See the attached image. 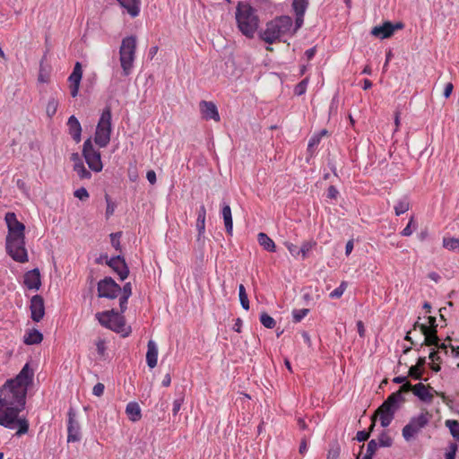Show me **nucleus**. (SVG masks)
Returning a JSON list of instances; mask_svg holds the SVG:
<instances>
[{"mask_svg":"<svg viewBox=\"0 0 459 459\" xmlns=\"http://www.w3.org/2000/svg\"><path fill=\"white\" fill-rule=\"evenodd\" d=\"M111 135V110L108 107L106 108L100 116L99 123L97 125L94 142L100 148L106 147Z\"/></svg>","mask_w":459,"mask_h":459,"instance_id":"423d86ee","label":"nucleus"},{"mask_svg":"<svg viewBox=\"0 0 459 459\" xmlns=\"http://www.w3.org/2000/svg\"><path fill=\"white\" fill-rule=\"evenodd\" d=\"M316 52V48H311L306 50L305 56L307 58V60H311L315 56Z\"/></svg>","mask_w":459,"mask_h":459,"instance_id":"774afa93","label":"nucleus"},{"mask_svg":"<svg viewBox=\"0 0 459 459\" xmlns=\"http://www.w3.org/2000/svg\"><path fill=\"white\" fill-rule=\"evenodd\" d=\"M67 126L72 138L79 143L81 141L82 126L78 119L74 116H71L68 118Z\"/></svg>","mask_w":459,"mask_h":459,"instance_id":"412c9836","label":"nucleus"},{"mask_svg":"<svg viewBox=\"0 0 459 459\" xmlns=\"http://www.w3.org/2000/svg\"><path fill=\"white\" fill-rule=\"evenodd\" d=\"M307 0H293L292 7L295 13H304L307 7Z\"/></svg>","mask_w":459,"mask_h":459,"instance_id":"f704fd0d","label":"nucleus"},{"mask_svg":"<svg viewBox=\"0 0 459 459\" xmlns=\"http://www.w3.org/2000/svg\"><path fill=\"white\" fill-rule=\"evenodd\" d=\"M453 89H454V85L452 82H448L446 84L445 89H444V93H443L445 98L447 99L450 97V95L452 94Z\"/></svg>","mask_w":459,"mask_h":459,"instance_id":"13d9d810","label":"nucleus"},{"mask_svg":"<svg viewBox=\"0 0 459 459\" xmlns=\"http://www.w3.org/2000/svg\"><path fill=\"white\" fill-rule=\"evenodd\" d=\"M33 370L26 363L20 373L8 379L0 389V425L13 429L18 427L16 436L21 437L29 430L25 417H19L26 403L28 386L33 379Z\"/></svg>","mask_w":459,"mask_h":459,"instance_id":"f257e3e1","label":"nucleus"},{"mask_svg":"<svg viewBox=\"0 0 459 459\" xmlns=\"http://www.w3.org/2000/svg\"><path fill=\"white\" fill-rule=\"evenodd\" d=\"M127 13L135 18L140 14L142 0H117Z\"/></svg>","mask_w":459,"mask_h":459,"instance_id":"a211bd4d","label":"nucleus"},{"mask_svg":"<svg viewBox=\"0 0 459 459\" xmlns=\"http://www.w3.org/2000/svg\"><path fill=\"white\" fill-rule=\"evenodd\" d=\"M136 52V38L134 36L126 37L122 39L119 48V61L124 75L131 74Z\"/></svg>","mask_w":459,"mask_h":459,"instance_id":"39448f33","label":"nucleus"},{"mask_svg":"<svg viewBox=\"0 0 459 459\" xmlns=\"http://www.w3.org/2000/svg\"><path fill=\"white\" fill-rule=\"evenodd\" d=\"M67 442H78L81 440V428L75 420V412L73 409L68 411Z\"/></svg>","mask_w":459,"mask_h":459,"instance_id":"ddd939ff","label":"nucleus"},{"mask_svg":"<svg viewBox=\"0 0 459 459\" xmlns=\"http://www.w3.org/2000/svg\"><path fill=\"white\" fill-rule=\"evenodd\" d=\"M307 84H308V78L303 79L300 82H299L296 85V87L294 89L295 94L299 95V96L304 94L307 91Z\"/></svg>","mask_w":459,"mask_h":459,"instance_id":"58836bf2","label":"nucleus"},{"mask_svg":"<svg viewBox=\"0 0 459 459\" xmlns=\"http://www.w3.org/2000/svg\"><path fill=\"white\" fill-rule=\"evenodd\" d=\"M132 295V289H98V297L107 299H119V307L121 313H124L127 307V300Z\"/></svg>","mask_w":459,"mask_h":459,"instance_id":"9b49d317","label":"nucleus"},{"mask_svg":"<svg viewBox=\"0 0 459 459\" xmlns=\"http://www.w3.org/2000/svg\"><path fill=\"white\" fill-rule=\"evenodd\" d=\"M443 247L448 250H456L459 252V239L455 238H444Z\"/></svg>","mask_w":459,"mask_h":459,"instance_id":"72a5a7b5","label":"nucleus"},{"mask_svg":"<svg viewBox=\"0 0 459 459\" xmlns=\"http://www.w3.org/2000/svg\"><path fill=\"white\" fill-rule=\"evenodd\" d=\"M412 221H413V220L411 219L409 223L407 224V226L403 230V231H402V235L403 236L408 237V236H411L412 234V230L411 229V225Z\"/></svg>","mask_w":459,"mask_h":459,"instance_id":"0e129e2a","label":"nucleus"},{"mask_svg":"<svg viewBox=\"0 0 459 459\" xmlns=\"http://www.w3.org/2000/svg\"><path fill=\"white\" fill-rule=\"evenodd\" d=\"M379 445L377 444V442L375 440V439H371L368 443V446H367V455H369L370 456L373 457V455H375L377 449V446Z\"/></svg>","mask_w":459,"mask_h":459,"instance_id":"de8ad7c7","label":"nucleus"},{"mask_svg":"<svg viewBox=\"0 0 459 459\" xmlns=\"http://www.w3.org/2000/svg\"><path fill=\"white\" fill-rule=\"evenodd\" d=\"M69 88H70V93H71L72 97H74V98L76 97L79 92L80 84H70Z\"/></svg>","mask_w":459,"mask_h":459,"instance_id":"69168bd1","label":"nucleus"},{"mask_svg":"<svg viewBox=\"0 0 459 459\" xmlns=\"http://www.w3.org/2000/svg\"><path fill=\"white\" fill-rule=\"evenodd\" d=\"M445 425L449 429L453 437L459 442V422L455 420H446Z\"/></svg>","mask_w":459,"mask_h":459,"instance_id":"2f4dec72","label":"nucleus"},{"mask_svg":"<svg viewBox=\"0 0 459 459\" xmlns=\"http://www.w3.org/2000/svg\"><path fill=\"white\" fill-rule=\"evenodd\" d=\"M429 388L430 386H427L422 383H419L414 385L413 394L422 402L431 403L433 399V394L429 392Z\"/></svg>","mask_w":459,"mask_h":459,"instance_id":"4be33fe9","label":"nucleus"},{"mask_svg":"<svg viewBox=\"0 0 459 459\" xmlns=\"http://www.w3.org/2000/svg\"><path fill=\"white\" fill-rule=\"evenodd\" d=\"M200 111L203 118L205 120L212 119L216 122L220 121V115L216 105L212 101L202 100L199 103Z\"/></svg>","mask_w":459,"mask_h":459,"instance_id":"dca6fc26","label":"nucleus"},{"mask_svg":"<svg viewBox=\"0 0 459 459\" xmlns=\"http://www.w3.org/2000/svg\"><path fill=\"white\" fill-rule=\"evenodd\" d=\"M121 312L114 309L96 314V317L100 324L114 332L122 333L125 327V319L121 316Z\"/></svg>","mask_w":459,"mask_h":459,"instance_id":"6e6552de","label":"nucleus"},{"mask_svg":"<svg viewBox=\"0 0 459 459\" xmlns=\"http://www.w3.org/2000/svg\"><path fill=\"white\" fill-rule=\"evenodd\" d=\"M309 312L308 308L296 309L293 311V320L298 323L300 322Z\"/></svg>","mask_w":459,"mask_h":459,"instance_id":"a19ab883","label":"nucleus"},{"mask_svg":"<svg viewBox=\"0 0 459 459\" xmlns=\"http://www.w3.org/2000/svg\"><path fill=\"white\" fill-rule=\"evenodd\" d=\"M82 77L77 76L75 74H71L68 77V82L70 84H80Z\"/></svg>","mask_w":459,"mask_h":459,"instance_id":"680f3d73","label":"nucleus"},{"mask_svg":"<svg viewBox=\"0 0 459 459\" xmlns=\"http://www.w3.org/2000/svg\"><path fill=\"white\" fill-rule=\"evenodd\" d=\"M30 309L31 319L34 322H39L45 315L44 299L40 295H34L30 299Z\"/></svg>","mask_w":459,"mask_h":459,"instance_id":"4468645a","label":"nucleus"},{"mask_svg":"<svg viewBox=\"0 0 459 459\" xmlns=\"http://www.w3.org/2000/svg\"><path fill=\"white\" fill-rule=\"evenodd\" d=\"M235 17L239 31L247 38L253 39L260 22L256 10L247 3L238 2Z\"/></svg>","mask_w":459,"mask_h":459,"instance_id":"f03ea898","label":"nucleus"},{"mask_svg":"<svg viewBox=\"0 0 459 459\" xmlns=\"http://www.w3.org/2000/svg\"><path fill=\"white\" fill-rule=\"evenodd\" d=\"M7 254L19 263L28 261V253L25 247V236H12L5 238Z\"/></svg>","mask_w":459,"mask_h":459,"instance_id":"0eeeda50","label":"nucleus"},{"mask_svg":"<svg viewBox=\"0 0 459 459\" xmlns=\"http://www.w3.org/2000/svg\"><path fill=\"white\" fill-rule=\"evenodd\" d=\"M319 142H320V136H318V135L312 136L308 142V148H311V147L318 144Z\"/></svg>","mask_w":459,"mask_h":459,"instance_id":"338daca9","label":"nucleus"},{"mask_svg":"<svg viewBox=\"0 0 459 459\" xmlns=\"http://www.w3.org/2000/svg\"><path fill=\"white\" fill-rule=\"evenodd\" d=\"M120 237H121V232L110 234L111 245L115 247L116 250H120V248H121L120 240H119Z\"/></svg>","mask_w":459,"mask_h":459,"instance_id":"49530a36","label":"nucleus"},{"mask_svg":"<svg viewBox=\"0 0 459 459\" xmlns=\"http://www.w3.org/2000/svg\"><path fill=\"white\" fill-rule=\"evenodd\" d=\"M292 19L290 16L282 15L268 22L264 30L261 33V39L267 44H273L284 41L285 36H292Z\"/></svg>","mask_w":459,"mask_h":459,"instance_id":"7ed1b4c3","label":"nucleus"},{"mask_svg":"<svg viewBox=\"0 0 459 459\" xmlns=\"http://www.w3.org/2000/svg\"><path fill=\"white\" fill-rule=\"evenodd\" d=\"M409 377L416 380H420L422 378V371L420 368L411 366L409 368Z\"/></svg>","mask_w":459,"mask_h":459,"instance_id":"c03bdc74","label":"nucleus"},{"mask_svg":"<svg viewBox=\"0 0 459 459\" xmlns=\"http://www.w3.org/2000/svg\"><path fill=\"white\" fill-rule=\"evenodd\" d=\"M126 413L127 414L129 420L132 421H137L141 419V408L139 404L135 402H130L126 408Z\"/></svg>","mask_w":459,"mask_h":459,"instance_id":"a878e982","label":"nucleus"},{"mask_svg":"<svg viewBox=\"0 0 459 459\" xmlns=\"http://www.w3.org/2000/svg\"><path fill=\"white\" fill-rule=\"evenodd\" d=\"M431 418L429 411L421 412L420 415L411 419L410 422L403 429V437L406 441H410L421 429L425 428Z\"/></svg>","mask_w":459,"mask_h":459,"instance_id":"1a4fd4ad","label":"nucleus"},{"mask_svg":"<svg viewBox=\"0 0 459 459\" xmlns=\"http://www.w3.org/2000/svg\"><path fill=\"white\" fill-rule=\"evenodd\" d=\"M105 386L102 383H97L92 389V394L96 396H101L104 393Z\"/></svg>","mask_w":459,"mask_h":459,"instance_id":"3c124183","label":"nucleus"},{"mask_svg":"<svg viewBox=\"0 0 459 459\" xmlns=\"http://www.w3.org/2000/svg\"><path fill=\"white\" fill-rule=\"evenodd\" d=\"M340 450L338 444H333L328 450L326 459H337L340 455Z\"/></svg>","mask_w":459,"mask_h":459,"instance_id":"ea45409f","label":"nucleus"},{"mask_svg":"<svg viewBox=\"0 0 459 459\" xmlns=\"http://www.w3.org/2000/svg\"><path fill=\"white\" fill-rule=\"evenodd\" d=\"M98 287H119L111 277H105L98 282Z\"/></svg>","mask_w":459,"mask_h":459,"instance_id":"37998d69","label":"nucleus"},{"mask_svg":"<svg viewBox=\"0 0 459 459\" xmlns=\"http://www.w3.org/2000/svg\"><path fill=\"white\" fill-rule=\"evenodd\" d=\"M72 74L82 77V65L79 62H76V64L74 65Z\"/></svg>","mask_w":459,"mask_h":459,"instance_id":"e2e57ef3","label":"nucleus"},{"mask_svg":"<svg viewBox=\"0 0 459 459\" xmlns=\"http://www.w3.org/2000/svg\"><path fill=\"white\" fill-rule=\"evenodd\" d=\"M4 221L8 230L6 237L25 236V225L17 220L14 212H7Z\"/></svg>","mask_w":459,"mask_h":459,"instance_id":"f8f14e48","label":"nucleus"},{"mask_svg":"<svg viewBox=\"0 0 459 459\" xmlns=\"http://www.w3.org/2000/svg\"><path fill=\"white\" fill-rule=\"evenodd\" d=\"M158 348L154 341L150 340L147 344L146 362L149 368L157 366Z\"/></svg>","mask_w":459,"mask_h":459,"instance_id":"aec40b11","label":"nucleus"},{"mask_svg":"<svg viewBox=\"0 0 459 459\" xmlns=\"http://www.w3.org/2000/svg\"><path fill=\"white\" fill-rule=\"evenodd\" d=\"M106 203H107V209H106V217L108 219L111 215H113L115 212L116 205L112 202L111 198L108 195H105Z\"/></svg>","mask_w":459,"mask_h":459,"instance_id":"79ce46f5","label":"nucleus"},{"mask_svg":"<svg viewBox=\"0 0 459 459\" xmlns=\"http://www.w3.org/2000/svg\"><path fill=\"white\" fill-rule=\"evenodd\" d=\"M105 260L107 264L119 275L121 280H125L127 277L128 269L125 260L120 255L109 259L108 256L105 255Z\"/></svg>","mask_w":459,"mask_h":459,"instance_id":"2eb2a0df","label":"nucleus"},{"mask_svg":"<svg viewBox=\"0 0 459 459\" xmlns=\"http://www.w3.org/2000/svg\"><path fill=\"white\" fill-rule=\"evenodd\" d=\"M146 178L148 179V181L152 184V185H154L156 183V173L154 170H149L147 171V174H146Z\"/></svg>","mask_w":459,"mask_h":459,"instance_id":"bf43d9fd","label":"nucleus"},{"mask_svg":"<svg viewBox=\"0 0 459 459\" xmlns=\"http://www.w3.org/2000/svg\"><path fill=\"white\" fill-rule=\"evenodd\" d=\"M221 214L224 221L225 229L228 234L231 235L233 230V221L231 209L229 204H223Z\"/></svg>","mask_w":459,"mask_h":459,"instance_id":"b1692460","label":"nucleus"},{"mask_svg":"<svg viewBox=\"0 0 459 459\" xmlns=\"http://www.w3.org/2000/svg\"><path fill=\"white\" fill-rule=\"evenodd\" d=\"M316 245L314 240L304 241L299 247L300 255L302 259H305L308 253L313 249V247Z\"/></svg>","mask_w":459,"mask_h":459,"instance_id":"473e14b6","label":"nucleus"},{"mask_svg":"<svg viewBox=\"0 0 459 459\" xmlns=\"http://www.w3.org/2000/svg\"><path fill=\"white\" fill-rule=\"evenodd\" d=\"M404 401L401 392L393 393L388 398L377 408L371 419L376 421L379 416L381 426L386 428L392 422L395 411L399 409L401 403Z\"/></svg>","mask_w":459,"mask_h":459,"instance_id":"20e7f679","label":"nucleus"},{"mask_svg":"<svg viewBox=\"0 0 459 459\" xmlns=\"http://www.w3.org/2000/svg\"><path fill=\"white\" fill-rule=\"evenodd\" d=\"M43 340V334L37 329L30 330L24 336V343L27 345L39 344Z\"/></svg>","mask_w":459,"mask_h":459,"instance_id":"bb28decb","label":"nucleus"},{"mask_svg":"<svg viewBox=\"0 0 459 459\" xmlns=\"http://www.w3.org/2000/svg\"><path fill=\"white\" fill-rule=\"evenodd\" d=\"M344 289H334L330 294L332 299H339L342 296Z\"/></svg>","mask_w":459,"mask_h":459,"instance_id":"052dcab7","label":"nucleus"},{"mask_svg":"<svg viewBox=\"0 0 459 459\" xmlns=\"http://www.w3.org/2000/svg\"><path fill=\"white\" fill-rule=\"evenodd\" d=\"M260 322L264 327H266L268 329L273 328L276 325L275 320L271 316H269L267 313L261 314Z\"/></svg>","mask_w":459,"mask_h":459,"instance_id":"c9c22d12","label":"nucleus"},{"mask_svg":"<svg viewBox=\"0 0 459 459\" xmlns=\"http://www.w3.org/2000/svg\"><path fill=\"white\" fill-rule=\"evenodd\" d=\"M414 385H412L410 382H407V380L403 384L400 390L398 392H409L411 391L413 393Z\"/></svg>","mask_w":459,"mask_h":459,"instance_id":"4d7b16f0","label":"nucleus"},{"mask_svg":"<svg viewBox=\"0 0 459 459\" xmlns=\"http://www.w3.org/2000/svg\"><path fill=\"white\" fill-rule=\"evenodd\" d=\"M368 438H369V432H368L366 430L358 431L357 434H356V439L359 442L366 441Z\"/></svg>","mask_w":459,"mask_h":459,"instance_id":"864d4df0","label":"nucleus"},{"mask_svg":"<svg viewBox=\"0 0 459 459\" xmlns=\"http://www.w3.org/2000/svg\"><path fill=\"white\" fill-rule=\"evenodd\" d=\"M286 247L288 251L293 255V256H299L300 255L299 247L292 243H287Z\"/></svg>","mask_w":459,"mask_h":459,"instance_id":"8fccbe9b","label":"nucleus"},{"mask_svg":"<svg viewBox=\"0 0 459 459\" xmlns=\"http://www.w3.org/2000/svg\"><path fill=\"white\" fill-rule=\"evenodd\" d=\"M25 287H40V273L38 269L29 271L24 274L23 280Z\"/></svg>","mask_w":459,"mask_h":459,"instance_id":"5701e85b","label":"nucleus"},{"mask_svg":"<svg viewBox=\"0 0 459 459\" xmlns=\"http://www.w3.org/2000/svg\"><path fill=\"white\" fill-rule=\"evenodd\" d=\"M379 446L382 447H390L393 444L392 438L389 437L386 431H382L378 437Z\"/></svg>","mask_w":459,"mask_h":459,"instance_id":"e433bc0d","label":"nucleus"},{"mask_svg":"<svg viewBox=\"0 0 459 459\" xmlns=\"http://www.w3.org/2000/svg\"><path fill=\"white\" fill-rule=\"evenodd\" d=\"M97 351L100 356H103L106 351V343L102 339H99L96 342Z\"/></svg>","mask_w":459,"mask_h":459,"instance_id":"603ef678","label":"nucleus"},{"mask_svg":"<svg viewBox=\"0 0 459 459\" xmlns=\"http://www.w3.org/2000/svg\"><path fill=\"white\" fill-rule=\"evenodd\" d=\"M410 209V202L408 197H403L397 201L396 204L394 205V212L395 215L400 216L401 214H403Z\"/></svg>","mask_w":459,"mask_h":459,"instance_id":"c85d7f7f","label":"nucleus"},{"mask_svg":"<svg viewBox=\"0 0 459 459\" xmlns=\"http://www.w3.org/2000/svg\"><path fill=\"white\" fill-rule=\"evenodd\" d=\"M74 170L81 179H90L91 178V173L87 170L83 162H77V164H74Z\"/></svg>","mask_w":459,"mask_h":459,"instance_id":"7c9ffc66","label":"nucleus"},{"mask_svg":"<svg viewBox=\"0 0 459 459\" xmlns=\"http://www.w3.org/2000/svg\"><path fill=\"white\" fill-rule=\"evenodd\" d=\"M82 156L85 159L89 168L94 172H100L103 169L100 152L94 148L91 139L83 143Z\"/></svg>","mask_w":459,"mask_h":459,"instance_id":"9d476101","label":"nucleus"},{"mask_svg":"<svg viewBox=\"0 0 459 459\" xmlns=\"http://www.w3.org/2000/svg\"><path fill=\"white\" fill-rule=\"evenodd\" d=\"M74 195L82 201H85L89 198V193L87 189L84 187H80L77 190H75Z\"/></svg>","mask_w":459,"mask_h":459,"instance_id":"a18cd8bd","label":"nucleus"},{"mask_svg":"<svg viewBox=\"0 0 459 459\" xmlns=\"http://www.w3.org/2000/svg\"><path fill=\"white\" fill-rule=\"evenodd\" d=\"M339 195L338 190L334 186H330L327 189V197L330 199H336Z\"/></svg>","mask_w":459,"mask_h":459,"instance_id":"5fc2aeb1","label":"nucleus"},{"mask_svg":"<svg viewBox=\"0 0 459 459\" xmlns=\"http://www.w3.org/2000/svg\"><path fill=\"white\" fill-rule=\"evenodd\" d=\"M58 106L59 100L56 98L51 97L48 100V104L46 106V113L49 118H52L56 115Z\"/></svg>","mask_w":459,"mask_h":459,"instance_id":"c756f323","label":"nucleus"},{"mask_svg":"<svg viewBox=\"0 0 459 459\" xmlns=\"http://www.w3.org/2000/svg\"><path fill=\"white\" fill-rule=\"evenodd\" d=\"M304 13H296L295 28L291 29L292 35L303 25Z\"/></svg>","mask_w":459,"mask_h":459,"instance_id":"09e8293b","label":"nucleus"},{"mask_svg":"<svg viewBox=\"0 0 459 459\" xmlns=\"http://www.w3.org/2000/svg\"><path fill=\"white\" fill-rule=\"evenodd\" d=\"M420 330L424 335V342L421 344H425L427 346H436L438 345L439 339L437 335V330L429 328L426 325H420Z\"/></svg>","mask_w":459,"mask_h":459,"instance_id":"6ab92c4d","label":"nucleus"},{"mask_svg":"<svg viewBox=\"0 0 459 459\" xmlns=\"http://www.w3.org/2000/svg\"><path fill=\"white\" fill-rule=\"evenodd\" d=\"M395 30V27L390 22H385L381 26H376L372 29L371 34L380 39L390 38Z\"/></svg>","mask_w":459,"mask_h":459,"instance_id":"f3484780","label":"nucleus"},{"mask_svg":"<svg viewBox=\"0 0 459 459\" xmlns=\"http://www.w3.org/2000/svg\"><path fill=\"white\" fill-rule=\"evenodd\" d=\"M238 297H239V301H240L242 307L245 310H248L249 309V300H248L247 294L246 292V289H239Z\"/></svg>","mask_w":459,"mask_h":459,"instance_id":"4c0bfd02","label":"nucleus"},{"mask_svg":"<svg viewBox=\"0 0 459 459\" xmlns=\"http://www.w3.org/2000/svg\"><path fill=\"white\" fill-rule=\"evenodd\" d=\"M182 403H183V399H176L174 402H173V409H172V412L174 415H177L178 412L180 411V408H181V405H182Z\"/></svg>","mask_w":459,"mask_h":459,"instance_id":"6e6d98bb","label":"nucleus"},{"mask_svg":"<svg viewBox=\"0 0 459 459\" xmlns=\"http://www.w3.org/2000/svg\"><path fill=\"white\" fill-rule=\"evenodd\" d=\"M257 240L260 246H262L265 250L269 252L275 251V244L273 240L271 238H269L265 233H259L257 235Z\"/></svg>","mask_w":459,"mask_h":459,"instance_id":"cd10ccee","label":"nucleus"},{"mask_svg":"<svg viewBox=\"0 0 459 459\" xmlns=\"http://www.w3.org/2000/svg\"><path fill=\"white\" fill-rule=\"evenodd\" d=\"M206 209L204 205H201L197 212L196 229L198 230V238L204 236L205 231Z\"/></svg>","mask_w":459,"mask_h":459,"instance_id":"393cba45","label":"nucleus"}]
</instances>
